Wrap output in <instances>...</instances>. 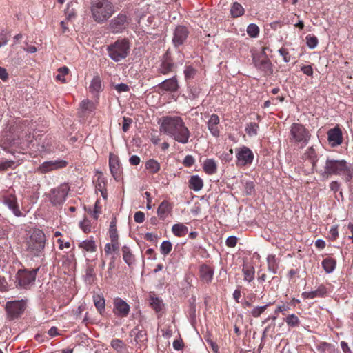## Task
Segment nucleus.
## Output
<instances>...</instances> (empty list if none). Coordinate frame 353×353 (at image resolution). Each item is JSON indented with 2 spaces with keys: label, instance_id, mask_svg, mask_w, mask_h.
Instances as JSON below:
<instances>
[{
  "label": "nucleus",
  "instance_id": "nucleus-1",
  "mask_svg": "<svg viewBox=\"0 0 353 353\" xmlns=\"http://www.w3.org/2000/svg\"><path fill=\"white\" fill-rule=\"evenodd\" d=\"M160 131L176 142L186 144L190 137V132L181 117L166 116L162 118Z\"/></svg>",
  "mask_w": 353,
  "mask_h": 353
},
{
  "label": "nucleus",
  "instance_id": "nucleus-2",
  "mask_svg": "<svg viewBox=\"0 0 353 353\" xmlns=\"http://www.w3.org/2000/svg\"><path fill=\"white\" fill-rule=\"evenodd\" d=\"M323 176L331 175L341 176L346 183L353 178V166L345 159H334L327 158L321 173Z\"/></svg>",
  "mask_w": 353,
  "mask_h": 353
},
{
  "label": "nucleus",
  "instance_id": "nucleus-3",
  "mask_svg": "<svg viewBox=\"0 0 353 353\" xmlns=\"http://www.w3.org/2000/svg\"><path fill=\"white\" fill-rule=\"evenodd\" d=\"M46 241L45 234L41 230H31L26 241L28 252L34 257L43 256Z\"/></svg>",
  "mask_w": 353,
  "mask_h": 353
},
{
  "label": "nucleus",
  "instance_id": "nucleus-4",
  "mask_svg": "<svg viewBox=\"0 0 353 353\" xmlns=\"http://www.w3.org/2000/svg\"><path fill=\"white\" fill-rule=\"evenodd\" d=\"M109 57L115 62L125 59L129 54L130 43L126 38L119 39L107 46Z\"/></svg>",
  "mask_w": 353,
  "mask_h": 353
},
{
  "label": "nucleus",
  "instance_id": "nucleus-5",
  "mask_svg": "<svg viewBox=\"0 0 353 353\" xmlns=\"http://www.w3.org/2000/svg\"><path fill=\"white\" fill-rule=\"evenodd\" d=\"M91 11L94 20L101 23L106 21L114 12L113 6L108 0H96Z\"/></svg>",
  "mask_w": 353,
  "mask_h": 353
},
{
  "label": "nucleus",
  "instance_id": "nucleus-6",
  "mask_svg": "<svg viewBox=\"0 0 353 353\" xmlns=\"http://www.w3.org/2000/svg\"><path fill=\"white\" fill-rule=\"evenodd\" d=\"M290 141L299 148H304L310 139L309 131L301 123H294L290 130Z\"/></svg>",
  "mask_w": 353,
  "mask_h": 353
},
{
  "label": "nucleus",
  "instance_id": "nucleus-7",
  "mask_svg": "<svg viewBox=\"0 0 353 353\" xmlns=\"http://www.w3.org/2000/svg\"><path fill=\"white\" fill-rule=\"evenodd\" d=\"M254 66L263 73L265 76H270L273 73V66L263 49L262 52L252 56Z\"/></svg>",
  "mask_w": 353,
  "mask_h": 353
},
{
  "label": "nucleus",
  "instance_id": "nucleus-8",
  "mask_svg": "<svg viewBox=\"0 0 353 353\" xmlns=\"http://www.w3.org/2000/svg\"><path fill=\"white\" fill-rule=\"evenodd\" d=\"M69 187L66 184H62L60 186L52 189L50 193V200L52 205H62L68 196Z\"/></svg>",
  "mask_w": 353,
  "mask_h": 353
},
{
  "label": "nucleus",
  "instance_id": "nucleus-9",
  "mask_svg": "<svg viewBox=\"0 0 353 353\" xmlns=\"http://www.w3.org/2000/svg\"><path fill=\"white\" fill-rule=\"evenodd\" d=\"M129 19L124 14H119L113 18L108 26V30L113 34L123 32L128 26Z\"/></svg>",
  "mask_w": 353,
  "mask_h": 353
},
{
  "label": "nucleus",
  "instance_id": "nucleus-10",
  "mask_svg": "<svg viewBox=\"0 0 353 353\" xmlns=\"http://www.w3.org/2000/svg\"><path fill=\"white\" fill-rule=\"evenodd\" d=\"M26 309V302L23 300L8 301L6 310L10 319L18 318Z\"/></svg>",
  "mask_w": 353,
  "mask_h": 353
},
{
  "label": "nucleus",
  "instance_id": "nucleus-11",
  "mask_svg": "<svg viewBox=\"0 0 353 353\" xmlns=\"http://www.w3.org/2000/svg\"><path fill=\"white\" fill-rule=\"evenodd\" d=\"M39 268L32 270H20L17 272V280L21 286L26 288L30 285H32L35 281L36 275Z\"/></svg>",
  "mask_w": 353,
  "mask_h": 353
},
{
  "label": "nucleus",
  "instance_id": "nucleus-12",
  "mask_svg": "<svg viewBox=\"0 0 353 353\" xmlns=\"http://www.w3.org/2000/svg\"><path fill=\"white\" fill-rule=\"evenodd\" d=\"M236 158V165L239 166H244L252 163L254 154L250 148L246 146H243L237 150Z\"/></svg>",
  "mask_w": 353,
  "mask_h": 353
},
{
  "label": "nucleus",
  "instance_id": "nucleus-13",
  "mask_svg": "<svg viewBox=\"0 0 353 353\" xmlns=\"http://www.w3.org/2000/svg\"><path fill=\"white\" fill-rule=\"evenodd\" d=\"M3 203L17 216H21L22 213L19 210L16 196L12 192H6L2 195Z\"/></svg>",
  "mask_w": 353,
  "mask_h": 353
},
{
  "label": "nucleus",
  "instance_id": "nucleus-14",
  "mask_svg": "<svg viewBox=\"0 0 353 353\" xmlns=\"http://www.w3.org/2000/svg\"><path fill=\"white\" fill-rule=\"evenodd\" d=\"M189 30L186 26H177L173 32L172 43L175 47H179L184 43L188 35Z\"/></svg>",
  "mask_w": 353,
  "mask_h": 353
},
{
  "label": "nucleus",
  "instance_id": "nucleus-15",
  "mask_svg": "<svg viewBox=\"0 0 353 353\" xmlns=\"http://www.w3.org/2000/svg\"><path fill=\"white\" fill-rule=\"evenodd\" d=\"M68 165V162L65 160L57 159L53 161H48L43 162L39 168V170L42 173H46L52 170L65 168Z\"/></svg>",
  "mask_w": 353,
  "mask_h": 353
},
{
  "label": "nucleus",
  "instance_id": "nucleus-16",
  "mask_svg": "<svg viewBox=\"0 0 353 353\" xmlns=\"http://www.w3.org/2000/svg\"><path fill=\"white\" fill-rule=\"evenodd\" d=\"M113 303V312L117 316L120 317H126L129 314L130 307L122 299L119 297L115 298Z\"/></svg>",
  "mask_w": 353,
  "mask_h": 353
},
{
  "label": "nucleus",
  "instance_id": "nucleus-17",
  "mask_svg": "<svg viewBox=\"0 0 353 353\" xmlns=\"http://www.w3.org/2000/svg\"><path fill=\"white\" fill-rule=\"evenodd\" d=\"M176 65L168 52H166L161 59V64L158 68V72L163 74H168L172 72Z\"/></svg>",
  "mask_w": 353,
  "mask_h": 353
},
{
  "label": "nucleus",
  "instance_id": "nucleus-18",
  "mask_svg": "<svg viewBox=\"0 0 353 353\" xmlns=\"http://www.w3.org/2000/svg\"><path fill=\"white\" fill-rule=\"evenodd\" d=\"M327 140L332 147H336L343 143L342 131L338 126L328 130Z\"/></svg>",
  "mask_w": 353,
  "mask_h": 353
},
{
  "label": "nucleus",
  "instance_id": "nucleus-19",
  "mask_svg": "<svg viewBox=\"0 0 353 353\" xmlns=\"http://www.w3.org/2000/svg\"><path fill=\"white\" fill-rule=\"evenodd\" d=\"M220 123L219 117L216 114H212L208 121V129L211 134L214 137H219L220 135V130L219 124Z\"/></svg>",
  "mask_w": 353,
  "mask_h": 353
},
{
  "label": "nucleus",
  "instance_id": "nucleus-20",
  "mask_svg": "<svg viewBox=\"0 0 353 353\" xmlns=\"http://www.w3.org/2000/svg\"><path fill=\"white\" fill-rule=\"evenodd\" d=\"M109 166L112 175L117 180L120 176L121 166L117 156L110 154L109 156Z\"/></svg>",
  "mask_w": 353,
  "mask_h": 353
},
{
  "label": "nucleus",
  "instance_id": "nucleus-21",
  "mask_svg": "<svg viewBox=\"0 0 353 353\" xmlns=\"http://www.w3.org/2000/svg\"><path fill=\"white\" fill-rule=\"evenodd\" d=\"M159 87L163 90L174 92L178 90L179 83L176 77H173L160 83Z\"/></svg>",
  "mask_w": 353,
  "mask_h": 353
},
{
  "label": "nucleus",
  "instance_id": "nucleus-22",
  "mask_svg": "<svg viewBox=\"0 0 353 353\" xmlns=\"http://www.w3.org/2000/svg\"><path fill=\"white\" fill-rule=\"evenodd\" d=\"M172 210V205L168 201H163L158 209H157V215L161 220H165L168 215L171 213Z\"/></svg>",
  "mask_w": 353,
  "mask_h": 353
},
{
  "label": "nucleus",
  "instance_id": "nucleus-23",
  "mask_svg": "<svg viewBox=\"0 0 353 353\" xmlns=\"http://www.w3.org/2000/svg\"><path fill=\"white\" fill-rule=\"evenodd\" d=\"M327 293L326 288L324 285H320L315 290L310 292H303L302 296L303 299H312L316 297H323Z\"/></svg>",
  "mask_w": 353,
  "mask_h": 353
},
{
  "label": "nucleus",
  "instance_id": "nucleus-24",
  "mask_svg": "<svg viewBox=\"0 0 353 353\" xmlns=\"http://www.w3.org/2000/svg\"><path fill=\"white\" fill-rule=\"evenodd\" d=\"M200 277L205 283H210L213 278L214 271L207 265H202L199 270Z\"/></svg>",
  "mask_w": 353,
  "mask_h": 353
},
{
  "label": "nucleus",
  "instance_id": "nucleus-25",
  "mask_svg": "<svg viewBox=\"0 0 353 353\" xmlns=\"http://www.w3.org/2000/svg\"><path fill=\"white\" fill-rule=\"evenodd\" d=\"M130 336H134L137 343H144L147 341V335L145 331L140 329L139 326L133 328L130 332Z\"/></svg>",
  "mask_w": 353,
  "mask_h": 353
},
{
  "label": "nucleus",
  "instance_id": "nucleus-26",
  "mask_svg": "<svg viewBox=\"0 0 353 353\" xmlns=\"http://www.w3.org/2000/svg\"><path fill=\"white\" fill-rule=\"evenodd\" d=\"M203 186V180L198 175H193L189 180V188L195 192L200 191Z\"/></svg>",
  "mask_w": 353,
  "mask_h": 353
},
{
  "label": "nucleus",
  "instance_id": "nucleus-27",
  "mask_svg": "<svg viewBox=\"0 0 353 353\" xmlns=\"http://www.w3.org/2000/svg\"><path fill=\"white\" fill-rule=\"evenodd\" d=\"M203 169L208 174H213L216 172L217 165L212 159H206L203 164Z\"/></svg>",
  "mask_w": 353,
  "mask_h": 353
},
{
  "label": "nucleus",
  "instance_id": "nucleus-28",
  "mask_svg": "<svg viewBox=\"0 0 353 353\" xmlns=\"http://www.w3.org/2000/svg\"><path fill=\"white\" fill-rule=\"evenodd\" d=\"M79 248L90 252H94L97 250V246L93 239L82 241L79 243Z\"/></svg>",
  "mask_w": 353,
  "mask_h": 353
},
{
  "label": "nucleus",
  "instance_id": "nucleus-29",
  "mask_svg": "<svg viewBox=\"0 0 353 353\" xmlns=\"http://www.w3.org/2000/svg\"><path fill=\"white\" fill-rule=\"evenodd\" d=\"M268 270L272 274H276L279 268V261L275 255L270 254L267 257Z\"/></svg>",
  "mask_w": 353,
  "mask_h": 353
},
{
  "label": "nucleus",
  "instance_id": "nucleus-30",
  "mask_svg": "<svg viewBox=\"0 0 353 353\" xmlns=\"http://www.w3.org/2000/svg\"><path fill=\"white\" fill-rule=\"evenodd\" d=\"M303 159L309 160L312 165V168L316 166L317 163V154L313 147L309 148L307 151L303 155Z\"/></svg>",
  "mask_w": 353,
  "mask_h": 353
},
{
  "label": "nucleus",
  "instance_id": "nucleus-31",
  "mask_svg": "<svg viewBox=\"0 0 353 353\" xmlns=\"http://www.w3.org/2000/svg\"><path fill=\"white\" fill-rule=\"evenodd\" d=\"M110 346L118 353H125L127 345L119 339H113L110 342Z\"/></svg>",
  "mask_w": 353,
  "mask_h": 353
},
{
  "label": "nucleus",
  "instance_id": "nucleus-32",
  "mask_svg": "<svg viewBox=\"0 0 353 353\" xmlns=\"http://www.w3.org/2000/svg\"><path fill=\"white\" fill-rule=\"evenodd\" d=\"M243 273V279L245 281L251 282L253 281L254 278L255 270L252 265H243L242 269Z\"/></svg>",
  "mask_w": 353,
  "mask_h": 353
},
{
  "label": "nucleus",
  "instance_id": "nucleus-33",
  "mask_svg": "<svg viewBox=\"0 0 353 353\" xmlns=\"http://www.w3.org/2000/svg\"><path fill=\"white\" fill-rule=\"evenodd\" d=\"M172 231L176 236H183L188 232V228L183 223H176L172 225Z\"/></svg>",
  "mask_w": 353,
  "mask_h": 353
},
{
  "label": "nucleus",
  "instance_id": "nucleus-34",
  "mask_svg": "<svg viewBox=\"0 0 353 353\" xmlns=\"http://www.w3.org/2000/svg\"><path fill=\"white\" fill-rule=\"evenodd\" d=\"M123 259L128 265H130L134 262V255L132 254L129 247L124 245L122 248Z\"/></svg>",
  "mask_w": 353,
  "mask_h": 353
},
{
  "label": "nucleus",
  "instance_id": "nucleus-35",
  "mask_svg": "<svg viewBox=\"0 0 353 353\" xmlns=\"http://www.w3.org/2000/svg\"><path fill=\"white\" fill-rule=\"evenodd\" d=\"M93 301L97 310L100 314H102L105 310V299L103 296L99 294L94 295Z\"/></svg>",
  "mask_w": 353,
  "mask_h": 353
},
{
  "label": "nucleus",
  "instance_id": "nucleus-36",
  "mask_svg": "<svg viewBox=\"0 0 353 353\" xmlns=\"http://www.w3.org/2000/svg\"><path fill=\"white\" fill-rule=\"evenodd\" d=\"M116 223V219H112L110 225L109 234L111 241L114 242V247L117 248V239H119V236L117 234Z\"/></svg>",
  "mask_w": 353,
  "mask_h": 353
},
{
  "label": "nucleus",
  "instance_id": "nucleus-37",
  "mask_svg": "<svg viewBox=\"0 0 353 353\" xmlns=\"http://www.w3.org/2000/svg\"><path fill=\"white\" fill-rule=\"evenodd\" d=\"M230 13L233 17H239L244 14V8L240 3L234 2L231 6Z\"/></svg>",
  "mask_w": 353,
  "mask_h": 353
},
{
  "label": "nucleus",
  "instance_id": "nucleus-38",
  "mask_svg": "<svg viewBox=\"0 0 353 353\" xmlns=\"http://www.w3.org/2000/svg\"><path fill=\"white\" fill-rule=\"evenodd\" d=\"M89 89H90V91L93 93L99 92L101 91V90H102L101 81L99 77L96 76L92 79L91 83L90 85Z\"/></svg>",
  "mask_w": 353,
  "mask_h": 353
},
{
  "label": "nucleus",
  "instance_id": "nucleus-39",
  "mask_svg": "<svg viewBox=\"0 0 353 353\" xmlns=\"http://www.w3.org/2000/svg\"><path fill=\"white\" fill-rule=\"evenodd\" d=\"M322 266L327 273H331L335 269L336 261L332 259H325L322 261Z\"/></svg>",
  "mask_w": 353,
  "mask_h": 353
},
{
  "label": "nucleus",
  "instance_id": "nucleus-40",
  "mask_svg": "<svg viewBox=\"0 0 353 353\" xmlns=\"http://www.w3.org/2000/svg\"><path fill=\"white\" fill-rule=\"evenodd\" d=\"M259 129V126L257 123L250 122L246 125L245 130L248 135L252 137L257 135Z\"/></svg>",
  "mask_w": 353,
  "mask_h": 353
},
{
  "label": "nucleus",
  "instance_id": "nucleus-41",
  "mask_svg": "<svg viewBox=\"0 0 353 353\" xmlns=\"http://www.w3.org/2000/svg\"><path fill=\"white\" fill-rule=\"evenodd\" d=\"M145 168L152 173H157L160 170V164L157 161L151 159L146 161Z\"/></svg>",
  "mask_w": 353,
  "mask_h": 353
},
{
  "label": "nucleus",
  "instance_id": "nucleus-42",
  "mask_svg": "<svg viewBox=\"0 0 353 353\" xmlns=\"http://www.w3.org/2000/svg\"><path fill=\"white\" fill-rule=\"evenodd\" d=\"M317 350L320 353H335V349L330 343L323 342L317 347Z\"/></svg>",
  "mask_w": 353,
  "mask_h": 353
},
{
  "label": "nucleus",
  "instance_id": "nucleus-43",
  "mask_svg": "<svg viewBox=\"0 0 353 353\" xmlns=\"http://www.w3.org/2000/svg\"><path fill=\"white\" fill-rule=\"evenodd\" d=\"M285 321L286 322L287 325L290 327H296L300 323V321L298 316L294 314L288 315L285 318Z\"/></svg>",
  "mask_w": 353,
  "mask_h": 353
},
{
  "label": "nucleus",
  "instance_id": "nucleus-44",
  "mask_svg": "<svg viewBox=\"0 0 353 353\" xmlns=\"http://www.w3.org/2000/svg\"><path fill=\"white\" fill-rule=\"evenodd\" d=\"M85 281L89 283H92L95 278V272L94 267L91 265H88L85 270Z\"/></svg>",
  "mask_w": 353,
  "mask_h": 353
},
{
  "label": "nucleus",
  "instance_id": "nucleus-45",
  "mask_svg": "<svg viewBox=\"0 0 353 353\" xmlns=\"http://www.w3.org/2000/svg\"><path fill=\"white\" fill-rule=\"evenodd\" d=\"M172 249V245L169 241H163L160 245L161 253L166 256L168 255Z\"/></svg>",
  "mask_w": 353,
  "mask_h": 353
},
{
  "label": "nucleus",
  "instance_id": "nucleus-46",
  "mask_svg": "<svg viewBox=\"0 0 353 353\" xmlns=\"http://www.w3.org/2000/svg\"><path fill=\"white\" fill-rule=\"evenodd\" d=\"M200 94V89L196 86H190L188 89V98L190 100H194L199 97Z\"/></svg>",
  "mask_w": 353,
  "mask_h": 353
},
{
  "label": "nucleus",
  "instance_id": "nucleus-47",
  "mask_svg": "<svg viewBox=\"0 0 353 353\" xmlns=\"http://www.w3.org/2000/svg\"><path fill=\"white\" fill-rule=\"evenodd\" d=\"M150 305L156 312L161 310L163 305V302L161 299L157 297H150Z\"/></svg>",
  "mask_w": 353,
  "mask_h": 353
},
{
  "label": "nucleus",
  "instance_id": "nucleus-48",
  "mask_svg": "<svg viewBox=\"0 0 353 353\" xmlns=\"http://www.w3.org/2000/svg\"><path fill=\"white\" fill-rule=\"evenodd\" d=\"M247 33L251 37H256L259 33V28L256 24L251 23L247 28Z\"/></svg>",
  "mask_w": 353,
  "mask_h": 353
},
{
  "label": "nucleus",
  "instance_id": "nucleus-49",
  "mask_svg": "<svg viewBox=\"0 0 353 353\" xmlns=\"http://www.w3.org/2000/svg\"><path fill=\"white\" fill-rule=\"evenodd\" d=\"M305 39L310 49H314L317 46L319 41L316 37L309 34L306 36Z\"/></svg>",
  "mask_w": 353,
  "mask_h": 353
},
{
  "label": "nucleus",
  "instance_id": "nucleus-50",
  "mask_svg": "<svg viewBox=\"0 0 353 353\" xmlns=\"http://www.w3.org/2000/svg\"><path fill=\"white\" fill-rule=\"evenodd\" d=\"M270 305L268 303L263 306H257L254 307L250 312L251 315L253 317L257 318L266 310V308Z\"/></svg>",
  "mask_w": 353,
  "mask_h": 353
},
{
  "label": "nucleus",
  "instance_id": "nucleus-51",
  "mask_svg": "<svg viewBox=\"0 0 353 353\" xmlns=\"http://www.w3.org/2000/svg\"><path fill=\"white\" fill-rule=\"evenodd\" d=\"M81 108L84 112H92L95 107L92 101L89 100H85L81 103Z\"/></svg>",
  "mask_w": 353,
  "mask_h": 353
},
{
  "label": "nucleus",
  "instance_id": "nucleus-52",
  "mask_svg": "<svg viewBox=\"0 0 353 353\" xmlns=\"http://www.w3.org/2000/svg\"><path fill=\"white\" fill-rule=\"evenodd\" d=\"M58 72L59 74L56 76V79L59 81H61L62 83H65L66 81L63 77L68 74V68L66 66L61 67L58 69Z\"/></svg>",
  "mask_w": 353,
  "mask_h": 353
},
{
  "label": "nucleus",
  "instance_id": "nucleus-53",
  "mask_svg": "<svg viewBox=\"0 0 353 353\" xmlns=\"http://www.w3.org/2000/svg\"><path fill=\"white\" fill-rule=\"evenodd\" d=\"M114 242L111 241L110 243H107L105 245V252L107 254H110L112 251H117L119 248V239H117V248L114 247Z\"/></svg>",
  "mask_w": 353,
  "mask_h": 353
},
{
  "label": "nucleus",
  "instance_id": "nucleus-54",
  "mask_svg": "<svg viewBox=\"0 0 353 353\" xmlns=\"http://www.w3.org/2000/svg\"><path fill=\"white\" fill-rule=\"evenodd\" d=\"M79 226L81 228V230L85 232L88 233L91 231V224L90 221L88 219H84L82 221L79 223Z\"/></svg>",
  "mask_w": 353,
  "mask_h": 353
},
{
  "label": "nucleus",
  "instance_id": "nucleus-55",
  "mask_svg": "<svg viewBox=\"0 0 353 353\" xmlns=\"http://www.w3.org/2000/svg\"><path fill=\"white\" fill-rule=\"evenodd\" d=\"M254 183L253 181H247L245 184V192L247 195H252L254 192Z\"/></svg>",
  "mask_w": 353,
  "mask_h": 353
},
{
  "label": "nucleus",
  "instance_id": "nucleus-56",
  "mask_svg": "<svg viewBox=\"0 0 353 353\" xmlns=\"http://www.w3.org/2000/svg\"><path fill=\"white\" fill-rule=\"evenodd\" d=\"M195 74H196V70L192 66L186 67L185 70H184V74H185V79H192V78H194Z\"/></svg>",
  "mask_w": 353,
  "mask_h": 353
},
{
  "label": "nucleus",
  "instance_id": "nucleus-57",
  "mask_svg": "<svg viewBox=\"0 0 353 353\" xmlns=\"http://www.w3.org/2000/svg\"><path fill=\"white\" fill-rule=\"evenodd\" d=\"M238 239L235 236H230L227 238L225 243L228 247L234 248L236 245Z\"/></svg>",
  "mask_w": 353,
  "mask_h": 353
},
{
  "label": "nucleus",
  "instance_id": "nucleus-58",
  "mask_svg": "<svg viewBox=\"0 0 353 353\" xmlns=\"http://www.w3.org/2000/svg\"><path fill=\"white\" fill-rule=\"evenodd\" d=\"M114 88L119 93L128 92L130 90L129 86L123 83L117 84Z\"/></svg>",
  "mask_w": 353,
  "mask_h": 353
},
{
  "label": "nucleus",
  "instance_id": "nucleus-59",
  "mask_svg": "<svg viewBox=\"0 0 353 353\" xmlns=\"http://www.w3.org/2000/svg\"><path fill=\"white\" fill-rule=\"evenodd\" d=\"M134 219L136 223H141L145 220V214L143 212L138 211L136 212L134 215Z\"/></svg>",
  "mask_w": 353,
  "mask_h": 353
},
{
  "label": "nucleus",
  "instance_id": "nucleus-60",
  "mask_svg": "<svg viewBox=\"0 0 353 353\" xmlns=\"http://www.w3.org/2000/svg\"><path fill=\"white\" fill-rule=\"evenodd\" d=\"M279 54L283 57V61L285 63H288L290 61V55L285 48H281L279 50Z\"/></svg>",
  "mask_w": 353,
  "mask_h": 353
},
{
  "label": "nucleus",
  "instance_id": "nucleus-61",
  "mask_svg": "<svg viewBox=\"0 0 353 353\" xmlns=\"http://www.w3.org/2000/svg\"><path fill=\"white\" fill-rule=\"evenodd\" d=\"M195 162L194 157L191 155H187L183 159V165L186 167H191Z\"/></svg>",
  "mask_w": 353,
  "mask_h": 353
},
{
  "label": "nucleus",
  "instance_id": "nucleus-62",
  "mask_svg": "<svg viewBox=\"0 0 353 353\" xmlns=\"http://www.w3.org/2000/svg\"><path fill=\"white\" fill-rule=\"evenodd\" d=\"M132 123V119L124 117L123 118L122 130L123 132H127L129 130L130 125Z\"/></svg>",
  "mask_w": 353,
  "mask_h": 353
},
{
  "label": "nucleus",
  "instance_id": "nucleus-63",
  "mask_svg": "<svg viewBox=\"0 0 353 353\" xmlns=\"http://www.w3.org/2000/svg\"><path fill=\"white\" fill-rule=\"evenodd\" d=\"M301 70L307 76L312 77L313 75V69L310 65L302 66Z\"/></svg>",
  "mask_w": 353,
  "mask_h": 353
},
{
  "label": "nucleus",
  "instance_id": "nucleus-64",
  "mask_svg": "<svg viewBox=\"0 0 353 353\" xmlns=\"http://www.w3.org/2000/svg\"><path fill=\"white\" fill-rule=\"evenodd\" d=\"M329 234L330 235L331 239L334 241L336 240L338 237V227L336 225H333L331 227Z\"/></svg>",
  "mask_w": 353,
  "mask_h": 353
}]
</instances>
